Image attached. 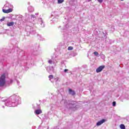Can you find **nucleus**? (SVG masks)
Wrapping results in <instances>:
<instances>
[{
    "mask_svg": "<svg viewBox=\"0 0 129 129\" xmlns=\"http://www.w3.org/2000/svg\"><path fill=\"white\" fill-rule=\"evenodd\" d=\"M2 101H4V102L7 101L5 103L6 106L16 107L19 104H21V97L18 95L14 94L10 96L8 100H2Z\"/></svg>",
    "mask_w": 129,
    "mask_h": 129,
    "instance_id": "obj_1",
    "label": "nucleus"
},
{
    "mask_svg": "<svg viewBox=\"0 0 129 129\" xmlns=\"http://www.w3.org/2000/svg\"><path fill=\"white\" fill-rule=\"evenodd\" d=\"M64 104L66 105V106H67L68 109L73 110V111L77 110V109L80 107V106H79L78 104V102L73 100H70L68 101H67V100H64Z\"/></svg>",
    "mask_w": 129,
    "mask_h": 129,
    "instance_id": "obj_2",
    "label": "nucleus"
},
{
    "mask_svg": "<svg viewBox=\"0 0 129 129\" xmlns=\"http://www.w3.org/2000/svg\"><path fill=\"white\" fill-rule=\"evenodd\" d=\"M19 55H22L21 56V60L26 61L27 60H31V58L29 57L28 54L24 50L20 51Z\"/></svg>",
    "mask_w": 129,
    "mask_h": 129,
    "instance_id": "obj_3",
    "label": "nucleus"
},
{
    "mask_svg": "<svg viewBox=\"0 0 129 129\" xmlns=\"http://www.w3.org/2000/svg\"><path fill=\"white\" fill-rule=\"evenodd\" d=\"M26 31L27 33H29L32 35H35V34H36V31L33 29L32 26H27L26 28Z\"/></svg>",
    "mask_w": 129,
    "mask_h": 129,
    "instance_id": "obj_4",
    "label": "nucleus"
},
{
    "mask_svg": "<svg viewBox=\"0 0 129 129\" xmlns=\"http://www.w3.org/2000/svg\"><path fill=\"white\" fill-rule=\"evenodd\" d=\"M6 84V76L2 75L0 78V87H3Z\"/></svg>",
    "mask_w": 129,
    "mask_h": 129,
    "instance_id": "obj_5",
    "label": "nucleus"
},
{
    "mask_svg": "<svg viewBox=\"0 0 129 129\" xmlns=\"http://www.w3.org/2000/svg\"><path fill=\"white\" fill-rule=\"evenodd\" d=\"M10 53H11V50H9V49H6V48H3L2 50V53H1V56H2V57L4 56L3 55H8V54H10Z\"/></svg>",
    "mask_w": 129,
    "mask_h": 129,
    "instance_id": "obj_6",
    "label": "nucleus"
},
{
    "mask_svg": "<svg viewBox=\"0 0 129 129\" xmlns=\"http://www.w3.org/2000/svg\"><path fill=\"white\" fill-rule=\"evenodd\" d=\"M58 49L59 50H64V49H66V45L63 42H61L59 43V45L58 46Z\"/></svg>",
    "mask_w": 129,
    "mask_h": 129,
    "instance_id": "obj_7",
    "label": "nucleus"
},
{
    "mask_svg": "<svg viewBox=\"0 0 129 129\" xmlns=\"http://www.w3.org/2000/svg\"><path fill=\"white\" fill-rule=\"evenodd\" d=\"M104 68H105V66H101L96 69V72L97 73H99V72H101V71H102Z\"/></svg>",
    "mask_w": 129,
    "mask_h": 129,
    "instance_id": "obj_8",
    "label": "nucleus"
},
{
    "mask_svg": "<svg viewBox=\"0 0 129 129\" xmlns=\"http://www.w3.org/2000/svg\"><path fill=\"white\" fill-rule=\"evenodd\" d=\"M38 23L40 24L41 28H44V27H45V24H44V21L42 18L38 19Z\"/></svg>",
    "mask_w": 129,
    "mask_h": 129,
    "instance_id": "obj_9",
    "label": "nucleus"
},
{
    "mask_svg": "<svg viewBox=\"0 0 129 129\" xmlns=\"http://www.w3.org/2000/svg\"><path fill=\"white\" fill-rule=\"evenodd\" d=\"M3 12L5 14H9V13H12V12H13V9H12V8H9L8 10L3 9Z\"/></svg>",
    "mask_w": 129,
    "mask_h": 129,
    "instance_id": "obj_10",
    "label": "nucleus"
},
{
    "mask_svg": "<svg viewBox=\"0 0 129 129\" xmlns=\"http://www.w3.org/2000/svg\"><path fill=\"white\" fill-rule=\"evenodd\" d=\"M69 94L72 95V96H74V95L76 94V93L75 92V91L72 89H69Z\"/></svg>",
    "mask_w": 129,
    "mask_h": 129,
    "instance_id": "obj_11",
    "label": "nucleus"
},
{
    "mask_svg": "<svg viewBox=\"0 0 129 129\" xmlns=\"http://www.w3.org/2000/svg\"><path fill=\"white\" fill-rule=\"evenodd\" d=\"M105 121V119H103L98 121L96 123V125L97 126H99V125H101V124H102V123H104Z\"/></svg>",
    "mask_w": 129,
    "mask_h": 129,
    "instance_id": "obj_12",
    "label": "nucleus"
},
{
    "mask_svg": "<svg viewBox=\"0 0 129 129\" xmlns=\"http://www.w3.org/2000/svg\"><path fill=\"white\" fill-rule=\"evenodd\" d=\"M47 71L48 72V73H51V71H53L54 70V67L53 66L51 67H48L46 69Z\"/></svg>",
    "mask_w": 129,
    "mask_h": 129,
    "instance_id": "obj_13",
    "label": "nucleus"
},
{
    "mask_svg": "<svg viewBox=\"0 0 129 129\" xmlns=\"http://www.w3.org/2000/svg\"><path fill=\"white\" fill-rule=\"evenodd\" d=\"M28 11L29 13H33V12L35 11V9H34V7L32 6H29L28 8Z\"/></svg>",
    "mask_w": 129,
    "mask_h": 129,
    "instance_id": "obj_14",
    "label": "nucleus"
},
{
    "mask_svg": "<svg viewBox=\"0 0 129 129\" xmlns=\"http://www.w3.org/2000/svg\"><path fill=\"white\" fill-rule=\"evenodd\" d=\"M6 8H13V5H12L11 4H10V3H7L5 5L4 7V9H6Z\"/></svg>",
    "mask_w": 129,
    "mask_h": 129,
    "instance_id": "obj_15",
    "label": "nucleus"
},
{
    "mask_svg": "<svg viewBox=\"0 0 129 129\" xmlns=\"http://www.w3.org/2000/svg\"><path fill=\"white\" fill-rule=\"evenodd\" d=\"M12 63L13 64H19V61L17 58L15 57L14 59H12Z\"/></svg>",
    "mask_w": 129,
    "mask_h": 129,
    "instance_id": "obj_16",
    "label": "nucleus"
},
{
    "mask_svg": "<svg viewBox=\"0 0 129 129\" xmlns=\"http://www.w3.org/2000/svg\"><path fill=\"white\" fill-rule=\"evenodd\" d=\"M35 113H36V114H41V113H42V110L40 109H37L36 110H35Z\"/></svg>",
    "mask_w": 129,
    "mask_h": 129,
    "instance_id": "obj_17",
    "label": "nucleus"
},
{
    "mask_svg": "<svg viewBox=\"0 0 129 129\" xmlns=\"http://www.w3.org/2000/svg\"><path fill=\"white\" fill-rule=\"evenodd\" d=\"M7 25L8 27H11L12 26H14V25H15V23L14 22H8Z\"/></svg>",
    "mask_w": 129,
    "mask_h": 129,
    "instance_id": "obj_18",
    "label": "nucleus"
},
{
    "mask_svg": "<svg viewBox=\"0 0 129 129\" xmlns=\"http://www.w3.org/2000/svg\"><path fill=\"white\" fill-rule=\"evenodd\" d=\"M34 109H41V106L40 105V104H37L36 107L35 108V107H33Z\"/></svg>",
    "mask_w": 129,
    "mask_h": 129,
    "instance_id": "obj_19",
    "label": "nucleus"
},
{
    "mask_svg": "<svg viewBox=\"0 0 129 129\" xmlns=\"http://www.w3.org/2000/svg\"><path fill=\"white\" fill-rule=\"evenodd\" d=\"M24 63H25L23 64V66L24 67V69H25V70H27L28 69V67L26 65H27L28 62L27 61H25Z\"/></svg>",
    "mask_w": 129,
    "mask_h": 129,
    "instance_id": "obj_20",
    "label": "nucleus"
},
{
    "mask_svg": "<svg viewBox=\"0 0 129 129\" xmlns=\"http://www.w3.org/2000/svg\"><path fill=\"white\" fill-rule=\"evenodd\" d=\"M30 18L34 21L36 20V16L34 15H31Z\"/></svg>",
    "mask_w": 129,
    "mask_h": 129,
    "instance_id": "obj_21",
    "label": "nucleus"
},
{
    "mask_svg": "<svg viewBox=\"0 0 129 129\" xmlns=\"http://www.w3.org/2000/svg\"><path fill=\"white\" fill-rule=\"evenodd\" d=\"M37 38L40 41H43V38H42V36L40 35H37Z\"/></svg>",
    "mask_w": 129,
    "mask_h": 129,
    "instance_id": "obj_22",
    "label": "nucleus"
},
{
    "mask_svg": "<svg viewBox=\"0 0 129 129\" xmlns=\"http://www.w3.org/2000/svg\"><path fill=\"white\" fill-rule=\"evenodd\" d=\"M120 127L121 129H125V126L123 124H121L120 125Z\"/></svg>",
    "mask_w": 129,
    "mask_h": 129,
    "instance_id": "obj_23",
    "label": "nucleus"
},
{
    "mask_svg": "<svg viewBox=\"0 0 129 129\" xmlns=\"http://www.w3.org/2000/svg\"><path fill=\"white\" fill-rule=\"evenodd\" d=\"M94 55H95V56H96L97 57H99V53H98L97 51L94 52Z\"/></svg>",
    "mask_w": 129,
    "mask_h": 129,
    "instance_id": "obj_24",
    "label": "nucleus"
},
{
    "mask_svg": "<svg viewBox=\"0 0 129 129\" xmlns=\"http://www.w3.org/2000/svg\"><path fill=\"white\" fill-rule=\"evenodd\" d=\"M71 55L72 56H73L74 57H75V56H76L77 55V53L75 52H71Z\"/></svg>",
    "mask_w": 129,
    "mask_h": 129,
    "instance_id": "obj_25",
    "label": "nucleus"
},
{
    "mask_svg": "<svg viewBox=\"0 0 129 129\" xmlns=\"http://www.w3.org/2000/svg\"><path fill=\"white\" fill-rule=\"evenodd\" d=\"M48 78H49V80H51V79H54V76L51 75H49Z\"/></svg>",
    "mask_w": 129,
    "mask_h": 129,
    "instance_id": "obj_26",
    "label": "nucleus"
},
{
    "mask_svg": "<svg viewBox=\"0 0 129 129\" xmlns=\"http://www.w3.org/2000/svg\"><path fill=\"white\" fill-rule=\"evenodd\" d=\"M58 4H62V3H64V0H57Z\"/></svg>",
    "mask_w": 129,
    "mask_h": 129,
    "instance_id": "obj_27",
    "label": "nucleus"
},
{
    "mask_svg": "<svg viewBox=\"0 0 129 129\" xmlns=\"http://www.w3.org/2000/svg\"><path fill=\"white\" fill-rule=\"evenodd\" d=\"M116 106V102L115 101H113L112 102V106Z\"/></svg>",
    "mask_w": 129,
    "mask_h": 129,
    "instance_id": "obj_28",
    "label": "nucleus"
},
{
    "mask_svg": "<svg viewBox=\"0 0 129 129\" xmlns=\"http://www.w3.org/2000/svg\"><path fill=\"white\" fill-rule=\"evenodd\" d=\"M68 50H73V47L72 46H69L68 48Z\"/></svg>",
    "mask_w": 129,
    "mask_h": 129,
    "instance_id": "obj_29",
    "label": "nucleus"
},
{
    "mask_svg": "<svg viewBox=\"0 0 129 129\" xmlns=\"http://www.w3.org/2000/svg\"><path fill=\"white\" fill-rule=\"evenodd\" d=\"M5 61H6V57H3V58L1 59V62H5Z\"/></svg>",
    "mask_w": 129,
    "mask_h": 129,
    "instance_id": "obj_30",
    "label": "nucleus"
},
{
    "mask_svg": "<svg viewBox=\"0 0 129 129\" xmlns=\"http://www.w3.org/2000/svg\"><path fill=\"white\" fill-rule=\"evenodd\" d=\"M98 3H99V4H102V3H103V0H97Z\"/></svg>",
    "mask_w": 129,
    "mask_h": 129,
    "instance_id": "obj_31",
    "label": "nucleus"
},
{
    "mask_svg": "<svg viewBox=\"0 0 129 129\" xmlns=\"http://www.w3.org/2000/svg\"><path fill=\"white\" fill-rule=\"evenodd\" d=\"M48 63L49 64H52V63H53V60H52L51 59L49 60Z\"/></svg>",
    "mask_w": 129,
    "mask_h": 129,
    "instance_id": "obj_32",
    "label": "nucleus"
},
{
    "mask_svg": "<svg viewBox=\"0 0 129 129\" xmlns=\"http://www.w3.org/2000/svg\"><path fill=\"white\" fill-rule=\"evenodd\" d=\"M69 71L68 69H64V73H67V72Z\"/></svg>",
    "mask_w": 129,
    "mask_h": 129,
    "instance_id": "obj_33",
    "label": "nucleus"
},
{
    "mask_svg": "<svg viewBox=\"0 0 129 129\" xmlns=\"http://www.w3.org/2000/svg\"><path fill=\"white\" fill-rule=\"evenodd\" d=\"M5 19H6L5 17L3 18L0 20L1 22H3V21H5Z\"/></svg>",
    "mask_w": 129,
    "mask_h": 129,
    "instance_id": "obj_34",
    "label": "nucleus"
},
{
    "mask_svg": "<svg viewBox=\"0 0 129 129\" xmlns=\"http://www.w3.org/2000/svg\"><path fill=\"white\" fill-rule=\"evenodd\" d=\"M103 34L104 37H105V35H106V32H103Z\"/></svg>",
    "mask_w": 129,
    "mask_h": 129,
    "instance_id": "obj_35",
    "label": "nucleus"
},
{
    "mask_svg": "<svg viewBox=\"0 0 129 129\" xmlns=\"http://www.w3.org/2000/svg\"><path fill=\"white\" fill-rule=\"evenodd\" d=\"M59 78H56L55 79V81H59Z\"/></svg>",
    "mask_w": 129,
    "mask_h": 129,
    "instance_id": "obj_36",
    "label": "nucleus"
},
{
    "mask_svg": "<svg viewBox=\"0 0 129 129\" xmlns=\"http://www.w3.org/2000/svg\"><path fill=\"white\" fill-rule=\"evenodd\" d=\"M17 83L18 86L20 85V82L19 81H17Z\"/></svg>",
    "mask_w": 129,
    "mask_h": 129,
    "instance_id": "obj_37",
    "label": "nucleus"
},
{
    "mask_svg": "<svg viewBox=\"0 0 129 129\" xmlns=\"http://www.w3.org/2000/svg\"><path fill=\"white\" fill-rule=\"evenodd\" d=\"M30 15L28 14H27V13L25 14V17H28Z\"/></svg>",
    "mask_w": 129,
    "mask_h": 129,
    "instance_id": "obj_38",
    "label": "nucleus"
},
{
    "mask_svg": "<svg viewBox=\"0 0 129 129\" xmlns=\"http://www.w3.org/2000/svg\"><path fill=\"white\" fill-rule=\"evenodd\" d=\"M35 15L36 16H38L39 15V13H36Z\"/></svg>",
    "mask_w": 129,
    "mask_h": 129,
    "instance_id": "obj_39",
    "label": "nucleus"
},
{
    "mask_svg": "<svg viewBox=\"0 0 129 129\" xmlns=\"http://www.w3.org/2000/svg\"><path fill=\"white\" fill-rule=\"evenodd\" d=\"M28 5H30V2H28Z\"/></svg>",
    "mask_w": 129,
    "mask_h": 129,
    "instance_id": "obj_40",
    "label": "nucleus"
},
{
    "mask_svg": "<svg viewBox=\"0 0 129 129\" xmlns=\"http://www.w3.org/2000/svg\"><path fill=\"white\" fill-rule=\"evenodd\" d=\"M32 54H33V55H35V54L34 52H32Z\"/></svg>",
    "mask_w": 129,
    "mask_h": 129,
    "instance_id": "obj_41",
    "label": "nucleus"
},
{
    "mask_svg": "<svg viewBox=\"0 0 129 129\" xmlns=\"http://www.w3.org/2000/svg\"><path fill=\"white\" fill-rule=\"evenodd\" d=\"M88 2H91V0H88Z\"/></svg>",
    "mask_w": 129,
    "mask_h": 129,
    "instance_id": "obj_42",
    "label": "nucleus"
},
{
    "mask_svg": "<svg viewBox=\"0 0 129 129\" xmlns=\"http://www.w3.org/2000/svg\"><path fill=\"white\" fill-rule=\"evenodd\" d=\"M3 108H5V106H3Z\"/></svg>",
    "mask_w": 129,
    "mask_h": 129,
    "instance_id": "obj_43",
    "label": "nucleus"
},
{
    "mask_svg": "<svg viewBox=\"0 0 129 129\" xmlns=\"http://www.w3.org/2000/svg\"><path fill=\"white\" fill-rule=\"evenodd\" d=\"M23 63H24V62L22 61V64H23Z\"/></svg>",
    "mask_w": 129,
    "mask_h": 129,
    "instance_id": "obj_44",
    "label": "nucleus"
},
{
    "mask_svg": "<svg viewBox=\"0 0 129 129\" xmlns=\"http://www.w3.org/2000/svg\"><path fill=\"white\" fill-rule=\"evenodd\" d=\"M121 2H123V1H124V0H120Z\"/></svg>",
    "mask_w": 129,
    "mask_h": 129,
    "instance_id": "obj_45",
    "label": "nucleus"
},
{
    "mask_svg": "<svg viewBox=\"0 0 129 129\" xmlns=\"http://www.w3.org/2000/svg\"><path fill=\"white\" fill-rule=\"evenodd\" d=\"M127 99H129V98H127Z\"/></svg>",
    "mask_w": 129,
    "mask_h": 129,
    "instance_id": "obj_46",
    "label": "nucleus"
},
{
    "mask_svg": "<svg viewBox=\"0 0 129 129\" xmlns=\"http://www.w3.org/2000/svg\"><path fill=\"white\" fill-rule=\"evenodd\" d=\"M37 50H35L34 52H36Z\"/></svg>",
    "mask_w": 129,
    "mask_h": 129,
    "instance_id": "obj_47",
    "label": "nucleus"
},
{
    "mask_svg": "<svg viewBox=\"0 0 129 129\" xmlns=\"http://www.w3.org/2000/svg\"><path fill=\"white\" fill-rule=\"evenodd\" d=\"M41 100H39V102H40Z\"/></svg>",
    "mask_w": 129,
    "mask_h": 129,
    "instance_id": "obj_48",
    "label": "nucleus"
}]
</instances>
